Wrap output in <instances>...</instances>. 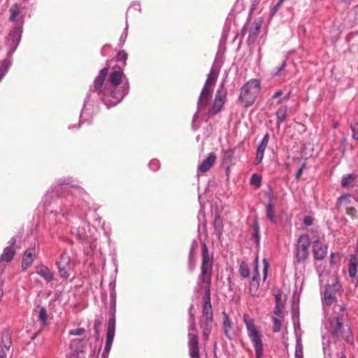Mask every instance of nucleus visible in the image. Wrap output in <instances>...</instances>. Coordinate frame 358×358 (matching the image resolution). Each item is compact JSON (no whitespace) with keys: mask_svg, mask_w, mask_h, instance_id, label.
Here are the masks:
<instances>
[{"mask_svg":"<svg viewBox=\"0 0 358 358\" xmlns=\"http://www.w3.org/2000/svg\"><path fill=\"white\" fill-rule=\"evenodd\" d=\"M109 66L101 69L94 81V91L98 93L107 108L116 106L129 93V83L124 78L122 71H113L109 75L108 81L105 78L108 73Z\"/></svg>","mask_w":358,"mask_h":358,"instance_id":"f257e3e1","label":"nucleus"},{"mask_svg":"<svg viewBox=\"0 0 358 358\" xmlns=\"http://www.w3.org/2000/svg\"><path fill=\"white\" fill-rule=\"evenodd\" d=\"M213 265V255L208 253L205 243L202 245V262L201 273L198 277L197 285L204 291L202 305V315L200 320V327L205 340L209 338L213 326V310L210 301V285L212 280V271Z\"/></svg>","mask_w":358,"mask_h":358,"instance_id":"f03ea898","label":"nucleus"},{"mask_svg":"<svg viewBox=\"0 0 358 358\" xmlns=\"http://www.w3.org/2000/svg\"><path fill=\"white\" fill-rule=\"evenodd\" d=\"M324 324L327 330V332L322 336V347L324 355L332 357L335 355L337 358H346L347 355L343 352L339 355L338 352H334V351L336 349V342L342 339L348 343L352 344L353 336L350 327L344 324L338 317L327 319Z\"/></svg>","mask_w":358,"mask_h":358,"instance_id":"7ed1b4c3","label":"nucleus"},{"mask_svg":"<svg viewBox=\"0 0 358 358\" xmlns=\"http://www.w3.org/2000/svg\"><path fill=\"white\" fill-rule=\"evenodd\" d=\"M9 21L14 23L6 39V45L8 49V54L12 55L17 49L22 37L24 15L17 3H14L9 9Z\"/></svg>","mask_w":358,"mask_h":358,"instance_id":"20e7f679","label":"nucleus"},{"mask_svg":"<svg viewBox=\"0 0 358 358\" xmlns=\"http://www.w3.org/2000/svg\"><path fill=\"white\" fill-rule=\"evenodd\" d=\"M260 82L257 79H250L245 83L240 90L238 101L245 108H249L254 104L259 92Z\"/></svg>","mask_w":358,"mask_h":358,"instance_id":"39448f33","label":"nucleus"},{"mask_svg":"<svg viewBox=\"0 0 358 358\" xmlns=\"http://www.w3.org/2000/svg\"><path fill=\"white\" fill-rule=\"evenodd\" d=\"M243 322L248 336L255 348L256 358H261L263 355L262 335L255 327L254 320L248 314L243 315Z\"/></svg>","mask_w":358,"mask_h":358,"instance_id":"423d86ee","label":"nucleus"},{"mask_svg":"<svg viewBox=\"0 0 358 358\" xmlns=\"http://www.w3.org/2000/svg\"><path fill=\"white\" fill-rule=\"evenodd\" d=\"M341 290V285L337 278H334L331 283L326 287L322 294V306L323 308L333 306L336 302L337 296Z\"/></svg>","mask_w":358,"mask_h":358,"instance_id":"0eeeda50","label":"nucleus"},{"mask_svg":"<svg viewBox=\"0 0 358 358\" xmlns=\"http://www.w3.org/2000/svg\"><path fill=\"white\" fill-rule=\"evenodd\" d=\"M68 192L71 194H75V192H80L81 189L77 187H73L69 186V182H62L58 184V185L55 186L54 188L52 187L51 191H48L43 196V203L44 206V209L47 210L48 203H51V199H53L54 194L58 195L59 192Z\"/></svg>","mask_w":358,"mask_h":358,"instance_id":"6e6552de","label":"nucleus"},{"mask_svg":"<svg viewBox=\"0 0 358 358\" xmlns=\"http://www.w3.org/2000/svg\"><path fill=\"white\" fill-rule=\"evenodd\" d=\"M11 332L8 329H3L0 332V358L13 356Z\"/></svg>","mask_w":358,"mask_h":358,"instance_id":"1a4fd4ad","label":"nucleus"},{"mask_svg":"<svg viewBox=\"0 0 358 358\" xmlns=\"http://www.w3.org/2000/svg\"><path fill=\"white\" fill-rule=\"evenodd\" d=\"M194 316H191L189 318V328H188V336H189V355L192 358H197L199 355V347H198V337L197 335L193 332L196 331V325L194 321Z\"/></svg>","mask_w":358,"mask_h":358,"instance_id":"9d476101","label":"nucleus"},{"mask_svg":"<svg viewBox=\"0 0 358 358\" xmlns=\"http://www.w3.org/2000/svg\"><path fill=\"white\" fill-rule=\"evenodd\" d=\"M309 245V236L307 234L301 235L296 246V259L298 262H302L308 258Z\"/></svg>","mask_w":358,"mask_h":358,"instance_id":"9b49d317","label":"nucleus"},{"mask_svg":"<svg viewBox=\"0 0 358 358\" xmlns=\"http://www.w3.org/2000/svg\"><path fill=\"white\" fill-rule=\"evenodd\" d=\"M70 257L66 251H64L59 256V259L56 262L58 272L61 278H68L70 276Z\"/></svg>","mask_w":358,"mask_h":358,"instance_id":"f8f14e48","label":"nucleus"},{"mask_svg":"<svg viewBox=\"0 0 358 358\" xmlns=\"http://www.w3.org/2000/svg\"><path fill=\"white\" fill-rule=\"evenodd\" d=\"M213 89L202 88L197 103V108L202 111L206 110L208 106L209 101L212 96Z\"/></svg>","mask_w":358,"mask_h":358,"instance_id":"ddd939ff","label":"nucleus"},{"mask_svg":"<svg viewBox=\"0 0 358 358\" xmlns=\"http://www.w3.org/2000/svg\"><path fill=\"white\" fill-rule=\"evenodd\" d=\"M90 340L89 337L84 336L82 338L72 339L70 342V348L73 352L79 355L80 353L83 352L87 344Z\"/></svg>","mask_w":358,"mask_h":358,"instance_id":"4468645a","label":"nucleus"},{"mask_svg":"<svg viewBox=\"0 0 358 358\" xmlns=\"http://www.w3.org/2000/svg\"><path fill=\"white\" fill-rule=\"evenodd\" d=\"M225 100V92L222 90H218L216 92L213 106L209 112L213 114H217L222 108Z\"/></svg>","mask_w":358,"mask_h":358,"instance_id":"2eb2a0df","label":"nucleus"},{"mask_svg":"<svg viewBox=\"0 0 358 358\" xmlns=\"http://www.w3.org/2000/svg\"><path fill=\"white\" fill-rule=\"evenodd\" d=\"M35 256L36 249L34 246L29 248L24 251L22 261V268L23 270H26L31 266Z\"/></svg>","mask_w":358,"mask_h":358,"instance_id":"dca6fc26","label":"nucleus"},{"mask_svg":"<svg viewBox=\"0 0 358 358\" xmlns=\"http://www.w3.org/2000/svg\"><path fill=\"white\" fill-rule=\"evenodd\" d=\"M313 255L316 259L320 260L324 258L327 252V246L319 241L313 243Z\"/></svg>","mask_w":358,"mask_h":358,"instance_id":"f3484780","label":"nucleus"},{"mask_svg":"<svg viewBox=\"0 0 358 358\" xmlns=\"http://www.w3.org/2000/svg\"><path fill=\"white\" fill-rule=\"evenodd\" d=\"M216 156L210 153L207 157L198 166V172L203 173L207 172L215 163Z\"/></svg>","mask_w":358,"mask_h":358,"instance_id":"a211bd4d","label":"nucleus"},{"mask_svg":"<svg viewBox=\"0 0 358 358\" xmlns=\"http://www.w3.org/2000/svg\"><path fill=\"white\" fill-rule=\"evenodd\" d=\"M36 272L47 282H50L53 280V273L49 268L45 265H39L36 267Z\"/></svg>","mask_w":358,"mask_h":358,"instance_id":"6ab92c4d","label":"nucleus"},{"mask_svg":"<svg viewBox=\"0 0 358 358\" xmlns=\"http://www.w3.org/2000/svg\"><path fill=\"white\" fill-rule=\"evenodd\" d=\"M262 26L261 20H255L252 23V27L249 31L248 42L250 43H254L259 34L260 27Z\"/></svg>","mask_w":358,"mask_h":358,"instance_id":"aec40b11","label":"nucleus"},{"mask_svg":"<svg viewBox=\"0 0 358 358\" xmlns=\"http://www.w3.org/2000/svg\"><path fill=\"white\" fill-rule=\"evenodd\" d=\"M15 255V250L12 246H6L0 256V262L8 263L12 261Z\"/></svg>","mask_w":358,"mask_h":358,"instance_id":"412c9836","label":"nucleus"},{"mask_svg":"<svg viewBox=\"0 0 358 358\" xmlns=\"http://www.w3.org/2000/svg\"><path fill=\"white\" fill-rule=\"evenodd\" d=\"M222 314L224 317L223 329L224 334L227 338L231 339L233 336V331L229 317L225 312H223Z\"/></svg>","mask_w":358,"mask_h":358,"instance_id":"4be33fe9","label":"nucleus"},{"mask_svg":"<svg viewBox=\"0 0 358 358\" xmlns=\"http://www.w3.org/2000/svg\"><path fill=\"white\" fill-rule=\"evenodd\" d=\"M115 333V317L114 315L110 317L108 322L106 340L113 341Z\"/></svg>","mask_w":358,"mask_h":358,"instance_id":"5701e85b","label":"nucleus"},{"mask_svg":"<svg viewBox=\"0 0 358 358\" xmlns=\"http://www.w3.org/2000/svg\"><path fill=\"white\" fill-rule=\"evenodd\" d=\"M217 75L218 73L213 67H212L203 87L206 89H213V85L217 80Z\"/></svg>","mask_w":358,"mask_h":358,"instance_id":"b1692460","label":"nucleus"},{"mask_svg":"<svg viewBox=\"0 0 358 358\" xmlns=\"http://www.w3.org/2000/svg\"><path fill=\"white\" fill-rule=\"evenodd\" d=\"M266 217L272 222H277V217L275 214V210L274 208V204L271 200L268 201V203L266 205Z\"/></svg>","mask_w":358,"mask_h":358,"instance_id":"393cba45","label":"nucleus"},{"mask_svg":"<svg viewBox=\"0 0 358 358\" xmlns=\"http://www.w3.org/2000/svg\"><path fill=\"white\" fill-rule=\"evenodd\" d=\"M356 178L357 176L354 173L344 175L341 179V186L343 188L352 187L355 185Z\"/></svg>","mask_w":358,"mask_h":358,"instance_id":"a878e982","label":"nucleus"},{"mask_svg":"<svg viewBox=\"0 0 358 358\" xmlns=\"http://www.w3.org/2000/svg\"><path fill=\"white\" fill-rule=\"evenodd\" d=\"M358 258L355 255H352L349 261V275L351 278H355L357 273Z\"/></svg>","mask_w":358,"mask_h":358,"instance_id":"bb28decb","label":"nucleus"},{"mask_svg":"<svg viewBox=\"0 0 358 358\" xmlns=\"http://www.w3.org/2000/svg\"><path fill=\"white\" fill-rule=\"evenodd\" d=\"M71 234L81 242H88V237L83 228L73 227L71 230Z\"/></svg>","mask_w":358,"mask_h":358,"instance_id":"cd10ccee","label":"nucleus"},{"mask_svg":"<svg viewBox=\"0 0 358 358\" xmlns=\"http://www.w3.org/2000/svg\"><path fill=\"white\" fill-rule=\"evenodd\" d=\"M10 65L11 62L8 59H5L0 62V81L7 73Z\"/></svg>","mask_w":358,"mask_h":358,"instance_id":"c85d7f7f","label":"nucleus"},{"mask_svg":"<svg viewBox=\"0 0 358 358\" xmlns=\"http://www.w3.org/2000/svg\"><path fill=\"white\" fill-rule=\"evenodd\" d=\"M287 106H280L275 113L277 121L278 124L283 122L287 117Z\"/></svg>","mask_w":358,"mask_h":358,"instance_id":"c756f323","label":"nucleus"},{"mask_svg":"<svg viewBox=\"0 0 358 358\" xmlns=\"http://www.w3.org/2000/svg\"><path fill=\"white\" fill-rule=\"evenodd\" d=\"M294 354L295 358H303V345L300 338H296Z\"/></svg>","mask_w":358,"mask_h":358,"instance_id":"7c9ffc66","label":"nucleus"},{"mask_svg":"<svg viewBox=\"0 0 358 358\" xmlns=\"http://www.w3.org/2000/svg\"><path fill=\"white\" fill-rule=\"evenodd\" d=\"M38 318L43 326L47 324L48 314L46 309L44 307H41L38 313Z\"/></svg>","mask_w":358,"mask_h":358,"instance_id":"2f4dec72","label":"nucleus"},{"mask_svg":"<svg viewBox=\"0 0 358 358\" xmlns=\"http://www.w3.org/2000/svg\"><path fill=\"white\" fill-rule=\"evenodd\" d=\"M268 140H269L268 134H266L264 136V137L262 138V139L260 143L259 144L257 150L264 152L266 148V147H267V145H268Z\"/></svg>","mask_w":358,"mask_h":358,"instance_id":"473e14b6","label":"nucleus"},{"mask_svg":"<svg viewBox=\"0 0 358 358\" xmlns=\"http://www.w3.org/2000/svg\"><path fill=\"white\" fill-rule=\"evenodd\" d=\"M90 101V94L87 95V96L86 97L85 100V103H84V106H83V108L81 111V113H80V123L83 122V120H84V117L86 114V110H87V105H88V102ZM80 124H79L80 125Z\"/></svg>","mask_w":358,"mask_h":358,"instance_id":"72a5a7b5","label":"nucleus"},{"mask_svg":"<svg viewBox=\"0 0 358 358\" xmlns=\"http://www.w3.org/2000/svg\"><path fill=\"white\" fill-rule=\"evenodd\" d=\"M113 341L106 340L104 350L102 353V358H106L108 356V352L111 348Z\"/></svg>","mask_w":358,"mask_h":358,"instance_id":"f704fd0d","label":"nucleus"},{"mask_svg":"<svg viewBox=\"0 0 358 358\" xmlns=\"http://www.w3.org/2000/svg\"><path fill=\"white\" fill-rule=\"evenodd\" d=\"M272 320L273 322V331L274 332L280 331V328H281L280 320L278 318H277L276 317H273Z\"/></svg>","mask_w":358,"mask_h":358,"instance_id":"c9c22d12","label":"nucleus"},{"mask_svg":"<svg viewBox=\"0 0 358 358\" xmlns=\"http://www.w3.org/2000/svg\"><path fill=\"white\" fill-rule=\"evenodd\" d=\"M85 332V329L84 328H77L74 329H71L69 331V335L71 336H81Z\"/></svg>","mask_w":358,"mask_h":358,"instance_id":"e433bc0d","label":"nucleus"},{"mask_svg":"<svg viewBox=\"0 0 358 358\" xmlns=\"http://www.w3.org/2000/svg\"><path fill=\"white\" fill-rule=\"evenodd\" d=\"M194 259L193 256V248H192L189 255V269L192 271L194 268Z\"/></svg>","mask_w":358,"mask_h":358,"instance_id":"4c0bfd02","label":"nucleus"},{"mask_svg":"<svg viewBox=\"0 0 358 358\" xmlns=\"http://www.w3.org/2000/svg\"><path fill=\"white\" fill-rule=\"evenodd\" d=\"M264 152L257 150L256 156L255 159V164H259L262 162L264 158Z\"/></svg>","mask_w":358,"mask_h":358,"instance_id":"58836bf2","label":"nucleus"},{"mask_svg":"<svg viewBox=\"0 0 358 358\" xmlns=\"http://www.w3.org/2000/svg\"><path fill=\"white\" fill-rule=\"evenodd\" d=\"M117 59L118 61L124 62V64H125L127 59V53L124 50L118 52L117 54Z\"/></svg>","mask_w":358,"mask_h":358,"instance_id":"ea45409f","label":"nucleus"},{"mask_svg":"<svg viewBox=\"0 0 358 358\" xmlns=\"http://www.w3.org/2000/svg\"><path fill=\"white\" fill-rule=\"evenodd\" d=\"M286 66L285 62H282L278 66L276 67L275 71L272 73L273 76H280L281 72L284 71Z\"/></svg>","mask_w":358,"mask_h":358,"instance_id":"a19ab883","label":"nucleus"},{"mask_svg":"<svg viewBox=\"0 0 358 358\" xmlns=\"http://www.w3.org/2000/svg\"><path fill=\"white\" fill-rule=\"evenodd\" d=\"M240 273L243 278H247L250 275L249 268L247 266L241 265L240 266Z\"/></svg>","mask_w":358,"mask_h":358,"instance_id":"79ce46f5","label":"nucleus"},{"mask_svg":"<svg viewBox=\"0 0 358 358\" xmlns=\"http://www.w3.org/2000/svg\"><path fill=\"white\" fill-rule=\"evenodd\" d=\"M100 325H101L100 320L99 319H96L94 320V332H95V338H96V339H99V327Z\"/></svg>","mask_w":358,"mask_h":358,"instance_id":"37998d69","label":"nucleus"},{"mask_svg":"<svg viewBox=\"0 0 358 358\" xmlns=\"http://www.w3.org/2000/svg\"><path fill=\"white\" fill-rule=\"evenodd\" d=\"M234 152L232 150L229 149L224 152V159L231 161L234 157Z\"/></svg>","mask_w":358,"mask_h":358,"instance_id":"c03bdc74","label":"nucleus"},{"mask_svg":"<svg viewBox=\"0 0 358 358\" xmlns=\"http://www.w3.org/2000/svg\"><path fill=\"white\" fill-rule=\"evenodd\" d=\"M283 1H284V0H278V2L275 3V5L271 8V16H273L277 13V11L281 6Z\"/></svg>","mask_w":358,"mask_h":358,"instance_id":"a18cd8bd","label":"nucleus"},{"mask_svg":"<svg viewBox=\"0 0 358 358\" xmlns=\"http://www.w3.org/2000/svg\"><path fill=\"white\" fill-rule=\"evenodd\" d=\"M259 287V282L257 278L255 276H253L250 283V289L252 291V289L257 290Z\"/></svg>","mask_w":358,"mask_h":358,"instance_id":"49530a36","label":"nucleus"},{"mask_svg":"<svg viewBox=\"0 0 358 358\" xmlns=\"http://www.w3.org/2000/svg\"><path fill=\"white\" fill-rule=\"evenodd\" d=\"M261 183V178L259 176H258L256 174H253L251 178V184L255 185L257 187L260 185Z\"/></svg>","mask_w":358,"mask_h":358,"instance_id":"de8ad7c7","label":"nucleus"},{"mask_svg":"<svg viewBox=\"0 0 358 358\" xmlns=\"http://www.w3.org/2000/svg\"><path fill=\"white\" fill-rule=\"evenodd\" d=\"M149 167L152 171L158 170L159 167V162L157 159H153L149 163Z\"/></svg>","mask_w":358,"mask_h":358,"instance_id":"09e8293b","label":"nucleus"},{"mask_svg":"<svg viewBox=\"0 0 358 358\" xmlns=\"http://www.w3.org/2000/svg\"><path fill=\"white\" fill-rule=\"evenodd\" d=\"M350 197V194H345V195H342L341 196H340L338 200H337V205L338 206H341L343 205V203L348 200V198Z\"/></svg>","mask_w":358,"mask_h":358,"instance_id":"8fccbe9b","label":"nucleus"},{"mask_svg":"<svg viewBox=\"0 0 358 358\" xmlns=\"http://www.w3.org/2000/svg\"><path fill=\"white\" fill-rule=\"evenodd\" d=\"M127 29H128V25L127 24V26L124 30V33L121 35V36L120 38V43L121 45H122L126 41V38L127 36Z\"/></svg>","mask_w":358,"mask_h":358,"instance_id":"3c124183","label":"nucleus"},{"mask_svg":"<svg viewBox=\"0 0 358 358\" xmlns=\"http://www.w3.org/2000/svg\"><path fill=\"white\" fill-rule=\"evenodd\" d=\"M274 315L275 317H282V306H275V310H274Z\"/></svg>","mask_w":358,"mask_h":358,"instance_id":"603ef678","label":"nucleus"},{"mask_svg":"<svg viewBox=\"0 0 358 358\" xmlns=\"http://www.w3.org/2000/svg\"><path fill=\"white\" fill-rule=\"evenodd\" d=\"M55 216H56V222H62V219H64V213L61 214L60 213H57V210H55Z\"/></svg>","mask_w":358,"mask_h":358,"instance_id":"864d4df0","label":"nucleus"},{"mask_svg":"<svg viewBox=\"0 0 358 358\" xmlns=\"http://www.w3.org/2000/svg\"><path fill=\"white\" fill-rule=\"evenodd\" d=\"M336 257H339L338 253H331L330 256V265L334 266L336 264L335 261Z\"/></svg>","mask_w":358,"mask_h":358,"instance_id":"5fc2aeb1","label":"nucleus"},{"mask_svg":"<svg viewBox=\"0 0 358 358\" xmlns=\"http://www.w3.org/2000/svg\"><path fill=\"white\" fill-rule=\"evenodd\" d=\"M115 297H116L115 291L113 288L110 292V298L111 303L114 306L115 305Z\"/></svg>","mask_w":358,"mask_h":358,"instance_id":"6e6d98bb","label":"nucleus"},{"mask_svg":"<svg viewBox=\"0 0 358 358\" xmlns=\"http://www.w3.org/2000/svg\"><path fill=\"white\" fill-rule=\"evenodd\" d=\"M4 280L3 277L0 275V301H1L2 296L3 295V285Z\"/></svg>","mask_w":358,"mask_h":358,"instance_id":"4d7b16f0","label":"nucleus"},{"mask_svg":"<svg viewBox=\"0 0 358 358\" xmlns=\"http://www.w3.org/2000/svg\"><path fill=\"white\" fill-rule=\"evenodd\" d=\"M275 306H282L281 305V295L280 294H278L275 295Z\"/></svg>","mask_w":358,"mask_h":358,"instance_id":"13d9d810","label":"nucleus"},{"mask_svg":"<svg viewBox=\"0 0 358 358\" xmlns=\"http://www.w3.org/2000/svg\"><path fill=\"white\" fill-rule=\"evenodd\" d=\"M282 95V90H278L276 91L274 94L272 96V99H277V98H279L280 96H281Z\"/></svg>","mask_w":358,"mask_h":358,"instance_id":"bf43d9fd","label":"nucleus"},{"mask_svg":"<svg viewBox=\"0 0 358 358\" xmlns=\"http://www.w3.org/2000/svg\"><path fill=\"white\" fill-rule=\"evenodd\" d=\"M304 224L306 225H310L312 224L311 218L309 217H306L304 219Z\"/></svg>","mask_w":358,"mask_h":358,"instance_id":"052dcab7","label":"nucleus"},{"mask_svg":"<svg viewBox=\"0 0 358 358\" xmlns=\"http://www.w3.org/2000/svg\"><path fill=\"white\" fill-rule=\"evenodd\" d=\"M264 280L266 279V273H267V267H268V265L266 262V260L264 261Z\"/></svg>","mask_w":358,"mask_h":358,"instance_id":"680f3d73","label":"nucleus"},{"mask_svg":"<svg viewBox=\"0 0 358 358\" xmlns=\"http://www.w3.org/2000/svg\"><path fill=\"white\" fill-rule=\"evenodd\" d=\"M352 137L355 140H358V132L355 131V129H352Z\"/></svg>","mask_w":358,"mask_h":358,"instance_id":"e2e57ef3","label":"nucleus"},{"mask_svg":"<svg viewBox=\"0 0 358 358\" xmlns=\"http://www.w3.org/2000/svg\"><path fill=\"white\" fill-rule=\"evenodd\" d=\"M302 171H303V167L300 168L298 170V171L296 172V178H299L301 176V175L302 173Z\"/></svg>","mask_w":358,"mask_h":358,"instance_id":"0e129e2a","label":"nucleus"},{"mask_svg":"<svg viewBox=\"0 0 358 358\" xmlns=\"http://www.w3.org/2000/svg\"><path fill=\"white\" fill-rule=\"evenodd\" d=\"M193 308H194L193 305H191V306H190V308H189V318H191V316H192H192H194V314H193V313H192V310H193Z\"/></svg>","mask_w":358,"mask_h":358,"instance_id":"69168bd1","label":"nucleus"},{"mask_svg":"<svg viewBox=\"0 0 358 358\" xmlns=\"http://www.w3.org/2000/svg\"><path fill=\"white\" fill-rule=\"evenodd\" d=\"M15 239L14 238H12L10 241H9V243H10V245L9 246H12L13 247V245L15 244Z\"/></svg>","mask_w":358,"mask_h":358,"instance_id":"338daca9","label":"nucleus"},{"mask_svg":"<svg viewBox=\"0 0 358 358\" xmlns=\"http://www.w3.org/2000/svg\"><path fill=\"white\" fill-rule=\"evenodd\" d=\"M132 7L136 9V10H141V7H140V5L139 4H137V3H134Z\"/></svg>","mask_w":358,"mask_h":358,"instance_id":"774afa93","label":"nucleus"}]
</instances>
